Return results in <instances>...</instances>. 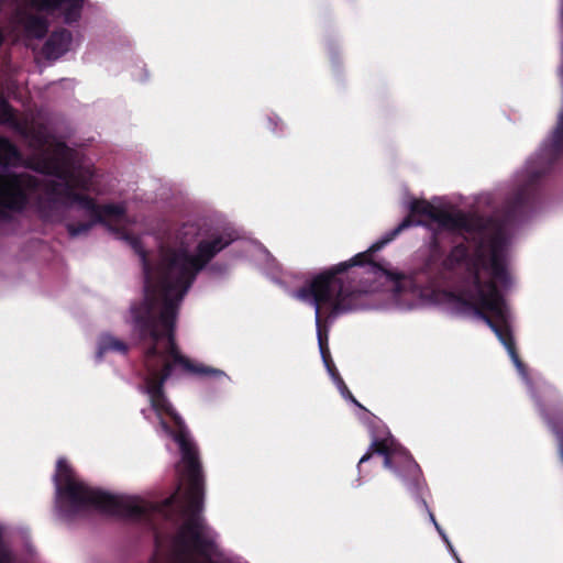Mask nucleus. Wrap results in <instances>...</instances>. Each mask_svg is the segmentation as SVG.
I'll list each match as a JSON object with an SVG mask.
<instances>
[{
	"label": "nucleus",
	"mask_w": 563,
	"mask_h": 563,
	"mask_svg": "<svg viewBox=\"0 0 563 563\" xmlns=\"http://www.w3.org/2000/svg\"><path fill=\"white\" fill-rule=\"evenodd\" d=\"M131 246L140 256L144 276V297L131 306L133 327L141 341H151L143 355L145 368L144 393L158 417L168 416L177 431L173 438L179 445L187 487L176 492L163 503H137L132 497L117 496L92 488L79 481L65 459H58L54 483L56 505L66 517H74L93 508L100 512L132 520H145L161 516L170 519L176 510L184 518L176 531L179 547L191 545L203 559L209 560L216 552L212 530L202 516L205 477L196 445L185 429L181 417L174 409L165 394V383L175 371L195 376H221L220 369L194 363L185 356L176 342V322L180 305L195 283L198 274L229 246L232 239L214 235L200 240L195 254L187 247L162 246L153 264L137 238L126 235Z\"/></svg>",
	"instance_id": "1"
},
{
	"label": "nucleus",
	"mask_w": 563,
	"mask_h": 563,
	"mask_svg": "<svg viewBox=\"0 0 563 563\" xmlns=\"http://www.w3.org/2000/svg\"><path fill=\"white\" fill-rule=\"evenodd\" d=\"M536 189L531 184L519 187L504 203L503 223L494 217H481L467 214L462 211L450 212L438 209L434 217L435 223L446 231L466 232L470 234L484 235L492 232L488 239L489 258L484 251V241L481 240L475 251V261L472 262L467 272L471 275V266L477 264L478 269L489 271L490 275L503 285L509 282L507 269V239L504 232L505 223H512L525 217L532 207L536 198Z\"/></svg>",
	"instance_id": "2"
},
{
	"label": "nucleus",
	"mask_w": 563,
	"mask_h": 563,
	"mask_svg": "<svg viewBox=\"0 0 563 563\" xmlns=\"http://www.w3.org/2000/svg\"><path fill=\"white\" fill-rule=\"evenodd\" d=\"M365 254H356L350 261L339 263L329 269L314 276L309 283L300 287L297 297L303 301H310L316 310V327L320 354H327L329 350V330L322 317V306L329 305L327 319L336 317L351 309L347 300L352 296L344 285L343 275L353 266L358 265Z\"/></svg>",
	"instance_id": "3"
},
{
	"label": "nucleus",
	"mask_w": 563,
	"mask_h": 563,
	"mask_svg": "<svg viewBox=\"0 0 563 563\" xmlns=\"http://www.w3.org/2000/svg\"><path fill=\"white\" fill-rule=\"evenodd\" d=\"M470 271L473 291L467 294V298L460 294L455 296V300L474 310L475 314L485 321L506 347L515 366L520 371L523 369L525 364L516 347L506 302L498 288V284L503 287H507L510 280L506 285H503L493 276L492 279L483 280L477 264L472 265Z\"/></svg>",
	"instance_id": "4"
},
{
	"label": "nucleus",
	"mask_w": 563,
	"mask_h": 563,
	"mask_svg": "<svg viewBox=\"0 0 563 563\" xmlns=\"http://www.w3.org/2000/svg\"><path fill=\"white\" fill-rule=\"evenodd\" d=\"M68 145L64 142H56L52 146L51 153L41 155L32 168L43 175L53 176L57 180H40L36 189L30 191L31 196L42 190L43 197L37 199V210L42 219L49 220L56 210L57 205L68 206L74 200V195H78L76 187L71 183V174L68 163ZM34 177V175H32Z\"/></svg>",
	"instance_id": "5"
},
{
	"label": "nucleus",
	"mask_w": 563,
	"mask_h": 563,
	"mask_svg": "<svg viewBox=\"0 0 563 563\" xmlns=\"http://www.w3.org/2000/svg\"><path fill=\"white\" fill-rule=\"evenodd\" d=\"M374 453L382 455L384 457V467L397 474L404 481L411 495L427 506L426 500L422 498L426 483L420 466L411 454L398 444L391 435L384 439L375 438L369 445V450L361 457L358 466L367 462Z\"/></svg>",
	"instance_id": "6"
},
{
	"label": "nucleus",
	"mask_w": 563,
	"mask_h": 563,
	"mask_svg": "<svg viewBox=\"0 0 563 563\" xmlns=\"http://www.w3.org/2000/svg\"><path fill=\"white\" fill-rule=\"evenodd\" d=\"M37 185L29 173L0 172V223H10L14 213L27 208L30 191Z\"/></svg>",
	"instance_id": "7"
},
{
	"label": "nucleus",
	"mask_w": 563,
	"mask_h": 563,
	"mask_svg": "<svg viewBox=\"0 0 563 563\" xmlns=\"http://www.w3.org/2000/svg\"><path fill=\"white\" fill-rule=\"evenodd\" d=\"M437 211L438 208H435L429 201L424 199H412L409 205V213L401 220V222L394 230H391L384 238L374 243L367 251L361 253L365 254L366 257L361 260L357 266L369 264L375 269L384 272V274L390 276L391 278L399 279V275H391L388 272H386L380 264L375 263L373 261V254L382 250L389 242H391L401 231L413 225H423L424 222L421 219H418L419 217H423L431 221H434Z\"/></svg>",
	"instance_id": "8"
},
{
	"label": "nucleus",
	"mask_w": 563,
	"mask_h": 563,
	"mask_svg": "<svg viewBox=\"0 0 563 563\" xmlns=\"http://www.w3.org/2000/svg\"><path fill=\"white\" fill-rule=\"evenodd\" d=\"M152 519H154V517H152ZM140 521H143V519ZM144 522L154 530L155 553L152 563H195L194 556L197 555L203 558L202 554L191 545H188L184 549L179 547L176 542V533L172 537L170 549L168 550L166 556L161 558V552L163 551L164 547L163 536L155 527L153 520H151V523L145 520Z\"/></svg>",
	"instance_id": "9"
},
{
	"label": "nucleus",
	"mask_w": 563,
	"mask_h": 563,
	"mask_svg": "<svg viewBox=\"0 0 563 563\" xmlns=\"http://www.w3.org/2000/svg\"><path fill=\"white\" fill-rule=\"evenodd\" d=\"M73 203L89 212L91 218H95L96 221H104V218L118 219L125 213V209L121 205L108 203L100 206L92 197L81 192L74 195V200H71L69 205Z\"/></svg>",
	"instance_id": "10"
},
{
	"label": "nucleus",
	"mask_w": 563,
	"mask_h": 563,
	"mask_svg": "<svg viewBox=\"0 0 563 563\" xmlns=\"http://www.w3.org/2000/svg\"><path fill=\"white\" fill-rule=\"evenodd\" d=\"M85 0H29L32 8L37 11H54L64 9V19L67 23L79 20Z\"/></svg>",
	"instance_id": "11"
},
{
	"label": "nucleus",
	"mask_w": 563,
	"mask_h": 563,
	"mask_svg": "<svg viewBox=\"0 0 563 563\" xmlns=\"http://www.w3.org/2000/svg\"><path fill=\"white\" fill-rule=\"evenodd\" d=\"M71 40L73 35L68 30L54 31L42 47V55L48 60L58 59L69 49Z\"/></svg>",
	"instance_id": "12"
},
{
	"label": "nucleus",
	"mask_w": 563,
	"mask_h": 563,
	"mask_svg": "<svg viewBox=\"0 0 563 563\" xmlns=\"http://www.w3.org/2000/svg\"><path fill=\"white\" fill-rule=\"evenodd\" d=\"M23 164V155L18 146L5 136H0V166L18 167Z\"/></svg>",
	"instance_id": "13"
},
{
	"label": "nucleus",
	"mask_w": 563,
	"mask_h": 563,
	"mask_svg": "<svg viewBox=\"0 0 563 563\" xmlns=\"http://www.w3.org/2000/svg\"><path fill=\"white\" fill-rule=\"evenodd\" d=\"M25 34L33 38H43L48 32L47 20L43 16L25 14L22 18Z\"/></svg>",
	"instance_id": "14"
},
{
	"label": "nucleus",
	"mask_w": 563,
	"mask_h": 563,
	"mask_svg": "<svg viewBox=\"0 0 563 563\" xmlns=\"http://www.w3.org/2000/svg\"><path fill=\"white\" fill-rule=\"evenodd\" d=\"M129 346L125 342L117 339L111 334H102L98 340L97 358L100 361L104 354L109 352H117L120 354H126Z\"/></svg>",
	"instance_id": "15"
},
{
	"label": "nucleus",
	"mask_w": 563,
	"mask_h": 563,
	"mask_svg": "<svg viewBox=\"0 0 563 563\" xmlns=\"http://www.w3.org/2000/svg\"><path fill=\"white\" fill-rule=\"evenodd\" d=\"M547 151L552 161L563 154V104L558 114V122L552 132Z\"/></svg>",
	"instance_id": "16"
},
{
	"label": "nucleus",
	"mask_w": 563,
	"mask_h": 563,
	"mask_svg": "<svg viewBox=\"0 0 563 563\" xmlns=\"http://www.w3.org/2000/svg\"><path fill=\"white\" fill-rule=\"evenodd\" d=\"M0 124H8L21 133L25 132V129L16 118L14 109L3 98H0Z\"/></svg>",
	"instance_id": "17"
},
{
	"label": "nucleus",
	"mask_w": 563,
	"mask_h": 563,
	"mask_svg": "<svg viewBox=\"0 0 563 563\" xmlns=\"http://www.w3.org/2000/svg\"><path fill=\"white\" fill-rule=\"evenodd\" d=\"M74 151L68 146V166L71 174V183L76 187V189L80 190H89L90 188V178L84 175L82 173L78 172L75 167V157H74Z\"/></svg>",
	"instance_id": "18"
},
{
	"label": "nucleus",
	"mask_w": 563,
	"mask_h": 563,
	"mask_svg": "<svg viewBox=\"0 0 563 563\" xmlns=\"http://www.w3.org/2000/svg\"><path fill=\"white\" fill-rule=\"evenodd\" d=\"M107 219L108 218H104V221H96L95 218H91V220L87 222L68 223L66 225V229L71 238H76L81 234L88 233L91 230V228L97 223L107 224Z\"/></svg>",
	"instance_id": "19"
},
{
	"label": "nucleus",
	"mask_w": 563,
	"mask_h": 563,
	"mask_svg": "<svg viewBox=\"0 0 563 563\" xmlns=\"http://www.w3.org/2000/svg\"><path fill=\"white\" fill-rule=\"evenodd\" d=\"M553 432L559 439L560 456L563 461V409L559 410L550 420Z\"/></svg>",
	"instance_id": "20"
},
{
	"label": "nucleus",
	"mask_w": 563,
	"mask_h": 563,
	"mask_svg": "<svg viewBox=\"0 0 563 563\" xmlns=\"http://www.w3.org/2000/svg\"><path fill=\"white\" fill-rule=\"evenodd\" d=\"M468 258V247L464 243L454 245L448 255V261L462 264Z\"/></svg>",
	"instance_id": "21"
},
{
	"label": "nucleus",
	"mask_w": 563,
	"mask_h": 563,
	"mask_svg": "<svg viewBox=\"0 0 563 563\" xmlns=\"http://www.w3.org/2000/svg\"><path fill=\"white\" fill-rule=\"evenodd\" d=\"M108 35L111 36L113 41H117L122 48L129 52L131 51V41L118 25H111Z\"/></svg>",
	"instance_id": "22"
},
{
	"label": "nucleus",
	"mask_w": 563,
	"mask_h": 563,
	"mask_svg": "<svg viewBox=\"0 0 563 563\" xmlns=\"http://www.w3.org/2000/svg\"><path fill=\"white\" fill-rule=\"evenodd\" d=\"M0 563H14V554L3 538V530L0 527Z\"/></svg>",
	"instance_id": "23"
},
{
	"label": "nucleus",
	"mask_w": 563,
	"mask_h": 563,
	"mask_svg": "<svg viewBox=\"0 0 563 563\" xmlns=\"http://www.w3.org/2000/svg\"><path fill=\"white\" fill-rule=\"evenodd\" d=\"M328 372L330 373V375L336 379L338 382H340V384L343 385L344 389L346 390V393L349 394V398L360 408H363V406L353 397V395L349 391L347 387L344 385V382L343 379L341 378V376L339 375V372L338 369H333V367L330 365L329 367H327Z\"/></svg>",
	"instance_id": "24"
},
{
	"label": "nucleus",
	"mask_w": 563,
	"mask_h": 563,
	"mask_svg": "<svg viewBox=\"0 0 563 563\" xmlns=\"http://www.w3.org/2000/svg\"><path fill=\"white\" fill-rule=\"evenodd\" d=\"M33 139L41 145H45L47 143V136L41 129L32 131Z\"/></svg>",
	"instance_id": "25"
},
{
	"label": "nucleus",
	"mask_w": 563,
	"mask_h": 563,
	"mask_svg": "<svg viewBox=\"0 0 563 563\" xmlns=\"http://www.w3.org/2000/svg\"><path fill=\"white\" fill-rule=\"evenodd\" d=\"M560 14H561V32H562V43H561L562 64L561 65H563V0H560Z\"/></svg>",
	"instance_id": "26"
},
{
	"label": "nucleus",
	"mask_w": 563,
	"mask_h": 563,
	"mask_svg": "<svg viewBox=\"0 0 563 563\" xmlns=\"http://www.w3.org/2000/svg\"><path fill=\"white\" fill-rule=\"evenodd\" d=\"M321 356H322V361H323L325 367H329L331 365L333 367V369H335V365L332 361L330 352H328V356H327V354H322Z\"/></svg>",
	"instance_id": "27"
},
{
	"label": "nucleus",
	"mask_w": 563,
	"mask_h": 563,
	"mask_svg": "<svg viewBox=\"0 0 563 563\" xmlns=\"http://www.w3.org/2000/svg\"><path fill=\"white\" fill-rule=\"evenodd\" d=\"M329 55L333 64L339 63L340 56L336 51H334L332 47L329 48Z\"/></svg>",
	"instance_id": "28"
},
{
	"label": "nucleus",
	"mask_w": 563,
	"mask_h": 563,
	"mask_svg": "<svg viewBox=\"0 0 563 563\" xmlns=\"http://www.w3.org/2000/svg\"><path fill=\"white\" fill-rule=\"evenodd\" d=\"M3 41H4V36H3L2 31L0 30V46L2 45Z\"/></svg>",
	"instance_id": "29"
},
{
	"label": "nucleus",
	"mask_w": 563,
	"mask_h": 563,
	"mask_svg": "<svg viewBox=\"0 0 563 563\" xmlns=\"http://www.w3.org/2000/svg\"><path fill=\"white\" fill-rule=\"evenodd\" d=\"M162 426L165 430H169L168 424L164 420H162Z\"/></svg>",
	"instance_id": "30"
},
{
	"label": "nucleus",
	"mask_w": 563,
	"mask_h": 563,
	"mask_svg": "<svg viewBox=\"0 0 563 563\" xmlns=\"http://www.w3.org/2000/svg\"><path fill=\"white\" fill-rule=\"evenodd\" d=\"M430 517H431L432 521L434 522V525H435L437 529H439V526H438V525H437V522H435L434 516L431 514V515H430Z\"/></svg>",
	"instance_id": "31"
},
{
	"label": "nucleus",
	"mask_w": 563,
	"mask_h": 563,
	"mask_svg": "<svg viewBox=\"0 0 563 563\" xmlns=\"http://www.w3.org/2000/svg\"><path fill=\"white\" fill-rule=\"evenodd\" d=\"M268 121L273 123V119H272V118H268ZM274 125L276 126V125H277V123H276V122H274Z\"/></svg>",
	"instance_id": "32"
}]
</instances>
